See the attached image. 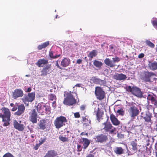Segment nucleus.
Returning <instances> with one entry per match:
<instances>
[{
	"instance_id": "20e7f679",
	"label": "nucleus",
	"mask_w": 157,
	"mask_h": 157,
	"mask_svg": "<svg viewBox=\"0 0 157 157\" xmlns=\"http://www.w3.org/2000/svg\"><path fill=\"white\" fill-rule=\"evenodd\" d=\"M67 122L66 117L60 116L56 117L54 121V124L56 128L59 129L65 125V123Z\"/></svg>"
},
{
	"instance_id": "6e6d98bb",
	"label": "nucleus",
	"mask_w": 157,
	"mask_h": 157,
	"mask_svg": "<svg viewBox=\"0 0 157 157\" xmlns=\"http://www.w3.org/2000/svg\"><path fill=\"white\" fill-rule=\"evenodd\" d=\"M153 103H154V105L156 106L157 107V101L155 99V101H154Z\"/></svg>"
},
{
	"instance_id": "6e6552de",
	"label": "nucleus",
	"mask_w": 157,
	"mask_h": 157,
	"mask_svg": "<svg viewBox=\"0 0 157 157\" xmlns=\"http://www.w3.org/2000/svg\"><path fill=\"white\" fill-rule=\"evenodd\" d=\"M2 113H0V117L2 118V121H10L11 114L9 110L7 108L4 107L2 109Z\"/></svg>"
},
{
	"instance_id": "f257e3e1",
	"label": "nucleus",
	"mask_w": 157,
	"mask_h": 157,
	"mask_svg": "<svg viewBox=\"0 0 157 157\" xmlns=\"http://www.w3.org/2000/svg\"><path fill=\"white\" fill-rule=\"evenodd\" d=\"M73 92L70 91L64 92V96L65 98L63 101L64 104L68 106H71L76 104V101L73 95Z\"/></svg>"
},
{
	"instance_id": "13d9d810",
	"label": "nucleus",
	"mask_w": 157,
	"mask_h": 157,
	"mask_svg": "<svg viewBox=\"0 0 157 157\" xmlns=\"http://www.w3.org/2000/svg\"><path fill=\"white\" fill-rule=\"evenodd\" d=\"M81 86V84H76L75 86L78 87H80Z\"/></svg>"
},
{
	"instance_id": "423d86ee",
	"label": "nucleus",
	"mask_w": 157,
	"mask_h": 157,
	"mask_svg": "<svg viewBox=\"0 0 157 157\" xmlns=\"http://www.w3.org/2000/svg\"><path fill=\"white\" fill-rule=\"evenodd\" d=\"M94 94L96 98L100 100H103L105 98V92L101 87H95Z\"/></svg>"
},
{
	"instance_id": "7c9ffc66",
	"label": "nucleus",
	"mask_w": 157,
	"mask_h": 157,
	"mask_svg": "<svg viewBox=\"0 0 157 157\" xmlns=\"http://www.w3.org/2000/svg\"><path fill=\"white\" fill-rule=\"evenodd\" d=\"M155 97L156 96L153 94H150L148 95L147 99L148 100L151 101V103H153L156 99Z\"/></svg>"
},
{
	"instance_id": "4c0bfd02",
	"label": "nucleus",
	"mask_w": 157,
	"mask_h": 157,
	"mask_svg": "<svg viewBox=\"0 0 157 157\" xmlns=\"http://www.w3.org/2000/svg\"><path fill=\"white\" fill-rule=\"evenodd\" d=\"M49 99L51 101L56 100V95L53 94H51L49 95Z\"/></svg>"
},
{
	"instance_id": "ddd939ff",
	"label": "nucleus",
	"mask_w": 157,
	"mask_h": 157,
	"mask_svg": "<svg viewBox=\"0 0 157 157\" xmlns=\"http://www.w3.org/2000/svg\"><path fill=\"white\" fill-rule=\"evenodd\" d=\"M13 123L14 127L16 129L19 131H22L24 129L25 126L23 124H21V121L17 122L15 120L13 121Z\"/></svg>"
},
{
	"instance_id": "3c124183",
	"label": "nucleus",
	"mask_w": 157,
	"mask_h": 157,
	"mask_svg": "<svg viewBox=\"0 0 157 157\" xmlns=\"http://www.w3.org/2000/svg\"><path fill=\"white\" fill-rule=\"evenodd\" d=\"M82 62V60L80 59H78L76 61V63L78 64H81Z\"/></svg>"
},
{
	"instance_id": "bf43d9fd",
	"label": "nucleus",
	"mask_w": 157,
	"mask_h": 157,
	"mask_svg": "<svg viewBox=\"0 0 157 157\" xmlns=\"http://www.w3.org/2000/svg\"><path fill=\"white\" fill-rule=\"evenodd\" d=\"M155 149L157 150V143H156L155 145Z\"/></svg>"
},
{
	"instance_id": "2f4dec72",
	"label": "nucleus",
	"mask_w": 157,
	"mask_h": 157,
	"mask_svg": "<svg viewBox=\"0 0 157 157\" xmlns=\"http://www.w3.org/2000/svg\"><path fill=\"white\" fill-rule=\"evenodd\" d=\"M97 52L95 50H93L90 52L89 54L87 56L92 59L95 56L97 55Z\"/></svg>"
},
{
	"instance_id": "0eeeda50",
	"label": "nucleus",
	"mask_w": 157,
	"mask_h": 157,
	"mask_svg": "<svg viewBox=\"0 0 157 157\" xmlns=\"http://www.w3.org/2000/svg\"><path fill=\"white\" fill-rule=\"evenodd\" d=\"M17 109V111L14 113V115L19 116L22 114L24 112L25 109V107L23 104L19 105H15L12 109V111H14Z\"/></svg>"
},
{
	"instance_id": "473e14b6",
	"label": "nucleus",
	"mask_w": 157,
	"mask_h": 157,
	"mask_svg": "<svg viewBox=\"0 0 157 157\" xmlns=\"http://www.w3.org/2000/svg\"><path fill=\"white\" fill-rule=\"evenodd\" d=\"M94 65L97 67L100 68L103 65L102 63L98 60H95L93 62Z\"/></svg>"
},
{
	"instance_id": "c9c22d12",
	"label": "nucleus",
	"mask_w": 157,
	"mask_h": 157,
	"mask_svg": "<svg viewBox=\"0 0 157 157\" xmlns=\"http://www.w3.org/2000/svg\"><path fill=\"white\" fill-rule=\"evenodd\" d=\"M145 43L147 46L151 48H154L155 47V44L149 40H146Z\"/></svg>"
},
{
	"instance_id": "aec40b11",
	"label": "nucleus",
	"mask_w": 157,
	"mask_h": 157,
	"mask_svg": "<svg viewBox=\"0 0 157 157\" xmlns=\"http://www.w3.org/2000/svg\"><path fill=\"white\" fill-rule=\"evenodd\" d=\"M110 118L111 122L113 125L117 126L120 124V121L118 120L113 113L110 114Z\"/></svg>"
},
{
	"instance_id": "603ef678",
	"label": "nucleus",
	"mask_w": 157,
	"mask_h": 157,
	"mask_svg": "<svg viewBox=\"0 0 157 157\" xmlns=\"http://www.w3.org/2000/svg\"><path fill=\"white\" fill-rule=\"evenodd\" d=\"M32 90V89L31 87H29L28 88L27 90L25 91L26 92H30Z\"/></svg>"
},
{
	"instance_id": "e2e57ef3",
	"label": "nucleus",
	"mask_w": 157,
	"mask_h": 157,
	"mask_svg": "<svg viewBox=\"0 0 157 157\" xmlns=\"http://www.w3.org/2000/svg\"><path fill=\"white\" fill-rule=\"evenodd\" d=\"M14 104L13 103H10V105L11 106V107H13V106H14Z\"/></svg>"
},
{
	"instance_id": "c03bdc74",
	"label": "nucleus",
	"mask_w": 157,
	"mask_h": 157,
	"mask_svg": "<svg viewBox=\"0 0 157 157\" xmlns=\"http://www.w3.org/2000/svg\"><path fill=\"white\" fill-rule=\"evenodd\" d=\"M82 148H83V147H82L81 145L78 144L77 147V151L78 152L81 151L82 150Z\"/></svg>"
},
{
	"instance_id": "338daca9",
	"label": "nucleus",
	"mask_w": 157,
	"mask_h": 157,
	"mask_svg": "<svg viewBox=\"0 0 157 157\" xmlns=\"http://www.w3.org/2000/svg\"><path fill=\"white\" fill-rule=\"evenodd\" d=\"M156 52H157V45H156Z\"/></svg>"
},
{
	"instance_id": "37998d69",
	"label": "nucleus",
	"mask_w": 157,
	"mask_h": 157,
	"mask_svg": "<svg viewBox=\"0 0 157 157\" xmlns=\"http://www.w3.org/2000/svg\"><path fill=\"white\" fill-rule=\"evenodd\" d=\"M46 137L43 138H41L40 140L39 141V144L41 145L46 141Z\"/></svg>"
},
{
	"instance_id": "b1692460",
	"label": "nucleus",
	"mask_w": 157,
	"mask_h": 157,
	"mask_svg": "<svg viewBox=\"0 0 157 157\" xmlns=\"http://www.w3.org/2000/svg\"><path fill=\"white\" fill-rule=\"evenodd\" d=\"M57 155V152L54 150L48 151L44 157H54Z\"/></svg>"
},
{
	"instance_id": "393cba45",
	"label": "nucleus",
	"mask_w": 157,
	"mask_h": 157,
	"mask_svg": "<svg viewBox=\"0 0 157 157\" xmlns=\"http://www.w3.org/2000/svg\"><path fill=\"white\" fill-rule=\"evenodd\" d=\"M104 63L106 65L111 67H113L116 66L113 61L109 58H106L104 60Z\"/></svg>"
},
{
	"instance_id": "052dcab7",
	"label": "nucleus",
	"mask_w": 157,
	"mask_h": 157,
	"mask_svg": "<svg viewBox=\"0 0 157 157\" xmlns=\"http://www.w3.org/2000/svg\"><path fill=\"white\" fill-rule=\"evenodd\" d=\"M109 47L110 49H113V47L112 45H110Z\"/></svg>"
},
{
	"instance_id": "09e8293b",
	"label": "nucleus",
	"mask_w": 157,
	"mask_h": 157,
	"mask_svg": "<svg viewBox=\"0 0 157 157\" xmlns=\"http://www.w3.org/2000/svg\"><path fill=\"white\" fill-rule=\"evenodd\" d=\"M56 66L58 68H59V69H62V68L61 67H60L59 64H58V60H57L56 61Z\"/></svg>"
},
{
	"instance_id": "4d7b16f0",
	"label": "nucleus",
	"mask_w": 157,
	"mask_h": 157,
	"mask_svg": "<svg viewBox=\"0 0 157 157\" xmlns=\"http://www.w3.org/2000/svg\"><path fill=\"white\" fill-rule=\"evenodd\" d=\"M81 135H86L87 136H88V134L87 133H85L84 132H82L81 133Z\"/></svg>"
},
{
	"instance_id": "0e129e2a",
	"label": "nucleus",
	"mask_w": 157,
	"mask_h": 157,
	"mask_svg": "<svg viewBox=\"0 0 157 157\" xmlns=\"http://www.w3.org/2000/svg\"><path fill=\"white\" fill-rule=\"evenodd\" d=\"M26 77H29L30 76V75H25Z\"/></svg>"
},
{
	"instance_id": "8fccbe9b",
	"label": "nucleus",
	"mask_w": 157,
	"mask_h": 157,
	"mask_svg": "<svg viewBox=\"0 0 157 157\" xmlns=\"http://www.w3.org/2000/svg\"><path fill=\"white\" fill-rule=\"evenodd\" d=\"M40 145L39 143L38 144H36V145L34 147V149L36 150H37L38 148Z\"/></svg>"
},
{
	"instance_id": "a19ab883",
	"label": "nucleus",
	"mask_w": 157,
	"mask_h": 157,
	"mask_svg": "<svg viewBox=\"0 0 157 157\" xmlns=\"http://www.w3.org/2000/svg\"><path fill=\"white\" fill-rule=\"evenodd\" d=\"M2 157H14L11 153L7 152Z\"/></svg>"
},
{
	"instance_id": "58836bf2",
	"label": "nucleus",
	"mask_w": 157,
	"mask_h": 157,
	"mask_svg": "<svg viewBox=\"0 0 157 157\" xmlns=\"http://www.w3.org/2000/svg\"><path fill=\"white\" fill-rule=\"evenodd\" d=\"M152 24L154 27L156 28L157 27V19L155 18L153 19V21H152Z\"/></svg>"
},
{
	"instance_id": "69168bd1",
	"label": "nucleus",
	"mask_w": 157,
	"mask_h": 157,
	"mask_svg": "<svg viewBox=\"0 0 157 157\" xmlns=\"http://www.w3.org/2000/svg\"><path fill=\"white\" fill-rule=\"evenodd\" d=\"M31 137L32 138H34V137L33 136V135H31Z\"/></svg>"
},
{
	"instance_id": "4be33fe9",
	"label": "nucleus",
	"mask_w": 157,
	"mask_h": 157,
	"mask_svg": "<svg viewBox=\"0 0 157 157\" xmlns=\"http://www.w3.org/2000/svg\"><path fill=\"white\" fill-rule=\"evenodd\" d=\"M48 124L46 123V121L45 119H42L40 120V123L39 124V126L40 128L42 130H44L45 128L48 127Z\"/></svg>"
},
{
	"instance_id": "49530a36",
	"label": "nucleus",
	"mask_w": 157,
	"mask_h": 157,
	"mask_svg": "<svg viewBox=\"0 0 157 157\" xmlns=\"http://www.w3.org/2000/svg\"><path fill=\"white\" fill-rule=\"evenodd\" d=\"M10 121H3V122H4V123L3 124V126H8L10 124V123L9 122Z\"/></svg>"
},
{
	"instance_id": "a878e982",
	"label": "nucleus",
	"mask_w": 157,
	"mask_h": 157,
	"mask_svg": "<svg viewBox=\"0 0 157 157\" xmlns=\"http://www.w3.org/2000/svg\"><path fill=\"white\" fill-rule=\"evenodd\" d=\"M148 67L149 68L153 71L157 69V62L155 61L150 62L148 64Z\"/></svg>"
},
{
	"instance_id": "e433bc0d",
	"label": "nucleus",
	"mask_w": 157,
	"mask_h": 157,
	"mask_svg": "<svg viewBox=\"0 0 157 157\" xmlns=\"http://www.w3.org/2000/svg\"><path fill=\"white\" fill-rule=\"evenodd\" d=\"M59 138L60 140L63 142H67L68 141V139L65 137H63V136H59Z\"/></svg>"
},
{
	"instance_id": "9d476101",
	"label": "nucleus",
	"mask_w": 157,
	"mask_h": 157,
	"mask_svg": "<svg viewBox=\"0 0 157 157\" xmlns=\"http://www.w3.org/2000/svg\"><path fill=\"white\" fill-rule=\"evenodd\" d=\"M155 75V74L153 72L148 71H144L141 75V78L146 82H150L151 78Z\"/></svg>"
},
{
	"instance_id": "c756f323",
	"label": "nucleus",
	"mask_w": 157,
	"mask_h": 157,
	"mask_svg": "<svg viewBox=\"0 0 157 157\" xmlns=\"http://www.w3.org/2000/svg\"><path fill=\"white\" fill-rule=\"evenodd\" d=\"M49 45V42L48 41L45 42L39 45L38 47L37 48L39 50H41L43 48H46L47 46Z\"/></svg>"
},
{
	"instance_id": "7ed1b4c3",
	"label": "nucleus",
	"mask_w": 157,
	"mask_h": 157,
	"mask_svg": "<svg viewBox=\"0 0 157 157\" xmlns=\"http://www.w3.org/2000/svg\"><path fill=\"white\" fill-rule=\"evenodd\" d=\"M36 108L38 112L42 115H44L45 113L49 114L51 113L50 107L43 103H39Z\"/></svg>"
},
{
	"instance_id": "c85d7f7f",
	"label": "nucleus",
	"mask_w": 157,
	"mask_h": 157,
	"mask_svg": "<svg viewBox=\"0 0 157 157\" xmlns=\"http://www.w3.org/2000/svg\"><path fill=\"white\" fill-rule=\"evenodd\" d=\"M114 152L117 155H121L124 153V149L121 147H117L114 150Z\"/></svg>"
},
{
	"instance_id": "dca6fc26",
	"label": "nucleus",
	"mask_w": 157,
	"mask_h": 157,
	"mask_svg": "<svg viewBox=\"0 0 157 157\" xmlns=\"http://www.w3.org/2000/svg\"><path fill=\"white\" fill-rule=\"evenodd\" d=\"M23 91L21 89H15L13 93V98L15 99L18 97H22L23 95Z\"/></svg>"
},
{
	"instance_id": "864d4df0",
	"label": "nucleus",
	"mask_w": 157,
	"mask_h": 157,
	"mask_svg": "<svg viewBox=\"0 0 157 157\" xmlns=\"http://www.w3.org/2000/svg\"><path fill=\"white\" fill-rule=\"evenodd\" d=\"M80 108L81 110H83L85 109V106L84 105H82L80 107Z\"/></svg>"
},
{
	"instance_id": "a211bd4d",
	"label": "nucleus",
	"mask_w": 157,
	"mask_h": 157,
	"mask_svg": "<svg viewBox=\"0 0 157 157\" xmlns=\"http://www.w3.org/2000/svg\"><path fill=\"white\" fill-rule=\"evenodd\" d=\"M80 143L83 144V149L85 150L89 145L90 141L86 138H82L80 140Z\"/></svg>"
},
{
	"instance_id": "de8ad7c7",
	"label": "nucleus",
	"mask_w": 157,
	"mask_h": 157,
	"mask_svg": "<svg viewBox=\"0 0 157 157\" xmlns=\"http://www.w3.org/2000/svg\"><path fill=\"white\" fill-rule=\"evenodd\" d=\"M144 56V54L143 53H140L138 56V57L139 58L141 59L143 58Z\"/></svg>"
},
{
	"instance_id": "4468645a",
	"label": "nucleus",
	"mask_w": 157,
	"mask_h": 157,
	"mask_svg": "<svg viewBox=\"0 0 157 157\" xmlns=\"http://www.w3.org/2000/svg\"><path fill=\"white\" fill-rule=\"evenodd\" d=\"M51 67V64H48L46 67H44L40 71L41 73L40 76H45L47 75L50 74L51 73L50 69Z\"/></svg>"
},
{
	"instance_id": "412c9836",
	"label": "nucleus",
	"mask_w": 157,
	"mask_h": 157,
	"mask_svg": "<svg viewBox=\"0 0 157 157\" xmlns=\"http://www.w3.org/2000/svg\"><path fill=\"white\" fill-rule=\"evenodd\" d=\"M48 63V60L45 59L43 58L39 59L37 62L36 63V65L39 67H43L44 65L47 64Z\"/></svg>"
},
{
	"instance_id": "f8f14e48",
	"label": "nucleus",
	"mask_w": 157,
	"mask_h": 157,
	"mask_svg": "<svg viewBox=\"0 0 157 157\" xmlns=\"http://www.w3.org/2000/svg\"><path fill=\"white\" fill-rule=\"evenodd\" d=\"M94 139L96 142L103 143L106 142L108 140V138L107 135L101 134L95 136Z\"/></svg>"
},
{
	"instance_id": "39448f33",
	"label": "nucleus",
	"mask_w": 157,
	"mask_h": 157,
	"mask_svg": "<svg viewBox=\"0 0 157 157\" xmlns=\"http://www.w3.org/2000/svg\"><path fill=\"white\" fill-rule=\"evenodd\" d=\"M126 90L128 92L131 93L137 97L141 98L143 97V94L140 89L136 86H133L132 87L130 86H127L126 88Z\"/></svg>"
},
{
	"instance_id": "f3484780",
	"label": "nucleus",
	"mask_w": 157,
	"mask_h": 157,
	"mask_svg": "<svg viewBox=\"0 0 157 157\" xmlns=\"http://www.w3.org/2000/svg\"><path fill=\"white\" fill-rule=\"evenodd\" d=\"M127 77L125 75L122 73H116L113 76V79L119 81H124L126 79Z\"/></svg>"
},
{
	"instance_id": "a18cd8bd",
	"label": "nucleus",
	"mask_w": 157,
	"mask_h": 157,
	"mask_svg": "<svg viewBox=\"0 0 157 157\" xmlns=\"http://www.w3.org/2000/svg\"><path fill=\"white\" fill-rule=\"evenodd\" d=\"M75 117L76 118H78L80 117V115L78 112H76L74 113Z\"/></svg>"
},
{
	"instance_id": "79ce46f5",
	"label": "nucleus",
	"mask_w": 157,
	"mask_h": 157,
	"mask_svg": "<svg viewBox=\"0 0 157 157\" xmlns=\"http://www.w3.org/2000/svg\"><path fill=\"white\" fill-rule=\"evenodd\" d=\"M113 63L115 62H118L120 60V59L118 57H116L115 58H112Z\"/></svg>"
},
{
	"instance_id": "f03ea898",
	"label": "nucleus",
	"mask_w": 157,
	"mask_h": 157,
	"mask_svg": "<svg viewBox=\"0 0 157 157\" xmlns=\"http://www.w3.org/2000/svg\"><path fill=\"white\" fill-rule=\"evenodd\" d=\"M130 108L128 112L132 119H134L135 117L137 116L139 113V111L134 103H132L129 105Z\"/></svg>"
},
{
	"instance_id": "774afa93",
	"label": "nucleus",
	"mask_w": 157,
	"mask_h": 157,
	"mask_svg": "<svg viewBox=\"0 0 157 157\" xmlns=\"http://www.w3.org/2000/svg\"><path fill=\"white\" fill-rule=\"evenodd\" d=\"M155 153H156V157H157V152H155Z\"/></svg>"
},
{
	"instance_id": "cd10ccee",
	"label": "nucleus",
	"mask_w": 157,
	"mask_h": 157,
	"mask_svg": "<svg viewBox=\"0 0 157 157\" xmlns=\"http://www.w3.org/2000/svg\"><path fill=\"white\" fill-rule=\"evenodd\" d=\"M152 117L151 114L149 113H146L145 116L143 117V119L144 120L145 122H147L152 123L151 120V118Z\"/></svg>"
},
{
	"instance_id": "680f3d73",
	"label": "nucleus",
	"mask_w": 157,
	"mask_h": 157,
	"mask_svg": "<svg viewBox=\"0 0 157 157\" xmlns=\"http://www.w3.org/2000/svg\"><path fill=\"white\" fill-rule=\"evenodd\" d=\"M83 120L84 121H86V119L85 117H83Z\"/></svg>"
},
{
	"instance_id": "1a4fd4ad",
	"label": "nucleus",
	"mask_w": 157,
	"mask_h": 157,
	"mask_svg": "<svg viewBox=\"0 0 157 157\" xmlns=\"http://www.w3.org/2000/svg\"><path fill=\"white\" fill-rule=\"evenodd\" d=\"M103 124L104 127L103 129L106 132H109L110 134H112L116 131V128L112 126L110 122H104Z\"/></svg>"
},
{
	"instance_id": "72a5a7b5",
	"label": "nucleus",
	"mask_w": 157,
	"mask_h": 157,
	"mask_svg": "<svg viewBox=\"0 0 157 157\" xmlns=\"http://www.w3.org/2000/svg\"><path fill=\"white\" fill-rule=\"evenodd\" d=\"M49 56L50 58L55 59L59 57L60 56V55H54L52 51L50 50L49 52Z\"/></svg>"
},
{
	"instance_id": "5701e85b",
	"label": "nucleus",
	"mask_w": 157,
	"mask_h": 157,
	"mask_svg": "<svg viewBox=\"0 0 157 157\" xmlns=\"http://www.w3.org/2000/svg\"><path fill=\"white\" fill-rule=\"evenodd\" d=\"M70 63L71 61L69 59L64 58L62 60L60 65L63 67H66L68 66Z\"/></svg>"
},
{
	"instance_id": "9b49d317",
	"label": "nucleus",
	"mask_w": 157,
	"mask_h": 157,
	"mask_svg": "<svg viewBox=\"0 0 157 157\" xmlns=\"http://www.w3.org/2000/svg\"><path fill=\"white\" fill-rule=\"evenodd\" d=\"M35 92L29 93L27 95H26L22 99L23 102L26 103L27 102H32L35 98Z\"/></svg>"
},
{
	"instance_id": "ea45409f",
	"label": "nucleus",
	"mask_w": 157,
	"mask_h": 157,
	"mask_svg": "<svg viewBox=\"0 0 157 157\" xmlns=\"http://www.w3.org/2000/svg\"><path fill=\"white\" fill-rule=\"evenodd\" d=\"M117 113H118L119 115L122 116L124 114V111L122 109H118L117 110Z\"/></svg>"
},
{
	"instance_id": "5fc2aeb1",
	"label": "nucleus",
	"mask_w": 157,
	"mask_h": 157,
	"mask_svg": "<svg viewBox=\"0 0 157 157\" xmlns=\"http://www.w3.org/2000/svg\"><path fill=\"white\" fill-rule=\"evenodd\" d=\"M86 157H94V156L93 154H89Z\"/></svg>"
},
{
	"instance_id": "bb28decb",
	"label": "nucleus",
	"mask_w": 157,
	"mask_h": 157,
	"mask_svg": "<svg viewBox=\"0 0 157 157\" xmlns=\"http://www.w3.org/2000/svg\"><path fill=\"white\" fill-rule=\"evenodd\" d=\"M137 140L135 139L134 141L131 142V145L132 147V150L135 152H136L138 149L137 144L136 143Z\"/></svg>"
},
{
	"instance_id": "6ab92c4d",
	"label": "nucleus",
	"mask_w": 157,
	"mask_h": 157,
	"mask_svg": "<svg viewBox=\"0 0 157 157\" xmlns=\"http://www.w3.org/2000/svg\"><path fill=\"white\" fill-rule=\"evenodd\" d=\"M92 80L94 83L97 84H99L101 86H105L106 83V81L105 80H101L95 77L92 78Z\"/></svg>"
},
{
	"instance_id": "2eb2a0df",
	"label": "nucleus",
	"mask_w": 157,
	"mask_h": 157,
	"mask_svg": "<svg viewBox=\"0 0 157 157\" xmlns=\"http://www.w3.org/2000/svg\"><path fill=\"white\" fill-rule=\"evenodd\" d=\"M37 114L35 109H33L29 117V120L33 124L37 122Z\"/></svg>"
},
{
	"instance_id": "f704fd0d",
	"label": "nucleus",
	"mask_w": 157,
	"mask_h": 157,
	"mask_svg": "<svg viewBox=\"0 0 157 157\" xmlns=\"http://www.w3.org/2000/svg\"><path fill=\"white\" fill-rule=\"evenodd\" d=\"M103 113L101 111L99 108H98L97 112L96 113L97 120L99 121L100 118L102 117Z\"/></svg>"
}]
</instances>
